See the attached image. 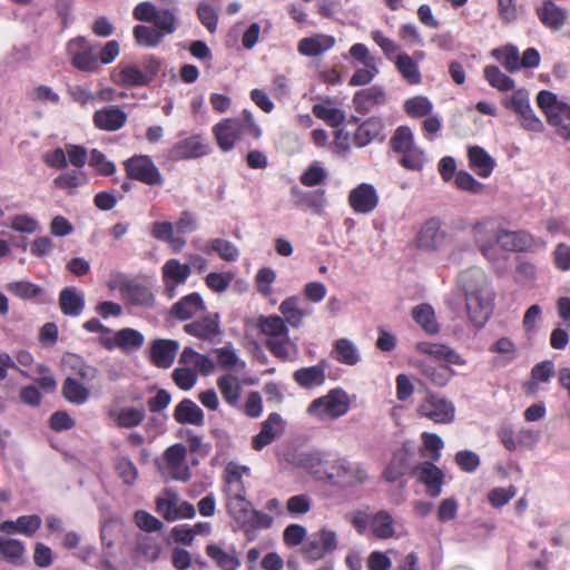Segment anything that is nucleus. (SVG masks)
Returning a JSON list of instances; mask_svg holds the SVG:
<instances>
[{
  "mask_svg": "<svg viewBox=\"0 0 570 570\" xmlns=\"http://www.w3.org/2000/svg\"><path fill=\"white\" fill-rule=\"evenodd\" d=\"M384 124L380 117H370L358 125L353 136L356 147H365L376 139L383 131Z\"/></svg>",
  "mask_w": 570,
  "mask_h": 570,
  "instance_id": "7c9ffc66",
  "label": "nucleus"
},
{
  "mask_svg": "<svg viewBox=\"0 0 570 570\" xmlns=\"http://www.w3.org/2000/svg\"><path fill=\"white\" fill-rule=\"evenodd\" d=\"M99 344L107 351L119 348L122 353L129 354L140 350L145 344V336L138 330L125 327L110 335H102L98 338Z\"/></svg>",
  "mask_w": 570,
  "mask_h": 570,
  "instance_id": "f8f14e48",
  "label": "nucleus"
},
{
  "mask_svg": "<svg viewBox=\"0 0 570 570\" xmlns=\"http://www.w3.org/2000/svg\"><path fill=\"white\" fill-rule=\"evenodd\" d=\"M417 414L436 424H449L455 419V406L452 401L440 393L428 390L425 397L417 406Z\"/></svg>",
  "mask_w": 570,
  "mask_h": 570,
  "instance_id": "1a4fd4ad",
  "label": "nucleus"
},
{
  "mask_svg": "<svg viewBox=\"0 0 570 570\" xmlns=\"http://www.w3.org/2000/svg\"><path fill=\"white\" fill-rule=\"evenodd\" d=\"M498 244L505 250L524 252L534 244L532 235L524 230H500L497 234Z\"/></svg>",
  "mask_w": 570,
  "mask_h": 570,
  "instance_id": "a878e982",
  "label": "nucleus"
},
{
  "mask_svg": "<svg viewBox=\"0 0 570 570\" xmlns=\"http://www.w3.org/2000/svg\"><path fill=\"white\" fill-rule=\"evenodd\" d=\"M472 235L476 243L484 244L490 243L492 239H497V227L495 222L492 218H483L472 225Z\"/></svg>",
  "mask_w": 570,
  "mask_h": 570,
  "instance_id": "864d4df0",
  "label": "nucleus"
},
{
  "mask_svg": "<svg viewBox=\"0 0 570 570\" xmlns=\"http://www.w3.org/2000/svg\"><path fill=\"white\" fill-rule=\"evenodd\" d=\"M335 45V38L327 35H316L299 40L297 50L306 57H316L330 50Z\"/></svg>",
  "mask_w": 570,
  "mask_h": 570,
  "instance_id": "2f4dec72",
  "label": "nucleus"
},
{
  "mask_svg": "<svg viewBox=\"0 0 570 570\" xmlns=\"http://www.w3.org/2000/svg\"><path fill=\"white\" fill-rule=\"evenodd\" d=\"M459 283L465 293L470 321L474 326L482 327L491 315L493 302L484 273L480 268L466 269L459 275Z\"/></svg>",
  "mask_w": 570,
  "mask_h": 570,
  "instance_id": "f03ea898",
  "label": "nucleus"
},
{
  "mask_svg": "<svg viewBox=\"0 0 570 570\" xmlns=\"http://www.w3.org/2000/svg\"><path fill=\"white\" fill-rule=\"evenodd\" d=\"M261 331L271 336L269 338H277L288 335V328L285 321L278 315H271L262 317L259 321Z\"/></svg>",
  "mask_w": 570,
  "mask_h": 570,
  "instance_id": "603ef678",
  "label": "nucleus"
},
{
  "mask_svg": "<svg viewBox=\"0 0 570 570\" xmlns=\"http://www.w3.org/2000/svg\"><path fill=\"white\" fill-rule=\"evenodd\" d=\"M537 105L544 112L549 125H559L560 116L570 119V106L559 101L557 95L549 90L538 94Z\"/></svg>",
  "mask_w": 570,
  "mask_h": 570,
  "instance_id": "f3484780",
  "label": "nucleus"
},
{
  "mask_svg": "<svg viewBox=\"0 0 570 570\" xmlns=\"http://www.w3.org/2000/svg\"><path fill=\"white\" fill-rule=\"evenodd\" d=\"M454 184L458 189L479 195L484 191V184L476 180L470 173L459 170L454 177Z\"/></svg>",
  "mask_w": 570,
  "mask_h": 570,
  "instance_id": "052dcab7",
  "label": "nucleus"
},
{
  "mask_svg": "<svg viewBox=\"0 0 570 570\" xmlns=\"http://www.w3.org/2000/svg\"><path fill=\"white\" fill-rule=\"evenodd\" d=\"M233 279L234 275L232 273L212 272L205 277V284L210 291L215 293H223L227 291Z\"/></svg>",
  "mask_w": 570,
  "mask_h": 570,
  "instance_id": "338daca9",
  "label": "nucleus"
},
{
  "mask_svg": "<svg viewBox=\"0 0 570 570\" xmlns=\"http://www.w3.org/2000/svg\"><path fill=\"white\" fill-rule=\"evenodd\" d=\"M179 343L169 338H157L150 345L149 358L158 368H169L176 358Z\"/></svg>",
  "mask_w": 570,
  "mask_h": 570,
  "instance_id": "a211bd4d",
  "label": "nucleus"
},
{
  "mask_svg": "<svg viewBox=\"0 0 570 570\" xmlns=\"http://www.w3.org/2000/svg\"><path fill=\"white\" fill-rule=\"evenodd\" d=\"M333 357L345 365L353 366L358 363L360 354L348 338H338L334 343Z\"/></svg>",
  "mask_w": 570,
  "mask_h": 570,
  "instance_id": "37998d69",
  "label": "nucleus"
},
{
  "mask_svg": "<svg viewBox=\"0 0 570 570\" xmlns=\"http://www.w3.org/2000/svg\"><path fill=\"white\" fill-rule=\"evenodd\" d=\"M299 298L297 296H289L285 298L279 305V312L286 322L293 326L298 327L302 324L304 316L307 312L298 307Z\"/></svg>",
  "mask_w": 570,
  "mask_h": 570,
  "instance_id": "49530a36",
  "label": "nucleus"
},
{
  "mask_svg": "<svg viewBox=\"0 0 570 570\" xmlns=\"http://www.w3.org/2000/svg\"><path fill=\"white\" fill-rule=\"evenodd\" d=\"M371 39L375 42L377 47L382 50L383 55L386 59H392V57L400 50V45L394 41L392 38L387 37L382 30L375 29L372 30Z\"/></svg>",
  "mask_w": 570,
  "mask_h": 570,
  "instance_id": "e2e57ef3",
  "label": "nucleus"
},
{
  "mask_svg": "<svg viewBox=\"0 0 570 570\" xmlns=\"http://www.w3.org/2000/svg\"><path fill=\"white\" fill-rule=\"evenodd\" d=\"M415 146L412 129L409 126H399L390 139V147L395 154L406 151Z\"/></svg>",
  "mask_w": 570,
  "mask_h": 570,
  "instance_id": "3c124183",
  "label": "nucleus"
},
{
  "mask_svg": "<svg viewBox=\"0 0 570 570\" xmlns=\"http://www.w3.org/2000/svg\"><path fill=\"white\" fill-rule=\"evenodd\" d=\"M330 104V100H327V105L316 104L313 106L312 112L317 119L323 120L330 127L338 128L346 119L345 112L340 108L331 107Z\"/></svg>",
  "mask_w": 570,
  "mask_h": 570,
  "instance_id": "58836bf2",
  "label": "nucleus"
},
{
  "mask_svg": "<svg viewBox=\"0 0 570 570\" xmlns=\"http://www.w3.org/2000/svg\"><path fill=\"white\" fill-rule=\"evenodd\" d=\"M122 166L129 179L147 186H163L165 183L163 174L148 155H134Z\"/></svg>",
  "mask_w": 570,
  "mask_h": 570,
  "instance_id": "9d476101",
  "label": "nucleus"
},
{
  "mask_svg": "<svg viewBox=\"0 0 570 570\" xmlns=\"http://www.w3.org/2000/svg\"><path fill=\"white\" fill-rule=\"evenodd\" d=\"M432 109V102L423 96L410 98L404 102V110L411 118H422L429 116Z\"/></svg>",
  "mask_w": 570,
  "mask_h": 570,
  "instance_id": "4d7b16f0",
  "label": "nucleus"
},
{
  "mask_svg": "<svg viewBox=\"0 0 570 570\" xmlns=\"http://www.w3.org/2000/svg\"><path fill=\"white\" fill-rule=\"evenodd\" d=\"M7 289L22 299H30L41 294L42 288L33 283L19 281L8 284Z\"/></svg>",
  "mask_w": 570,
  "mask_h": 570,
  "instance_id": "0e129e2a",
  "label": "nucleus"
},
{
  "mask_svg": "<svg viewBox=\"0 0 570 570\" xmlns=\"http://www.w3.org/2000/svg\"><path fill=\"white\" fill-rule=\"evenodd\" d=\"M132 16L136 20L153 26L137 24L132 29V36L138 47L156 48L167 35H171L177 29V18L169 9H158L149 1L138 3Z\"/></svg>",
  "mask_w": 570,
  "mask_h": 570,
  "instance_id": "f257e3e1",
  "label": "nucleus"
},
{
  "mask_svg": "<svg viewBox=\"0 0 570 570\" xmlns=\"http://www.w3.org/2000/svg\"><path fill=\"white\" fill-rule=\"evenodd\" d=\"M304 474L325 485L347 488L363 482L366 478L358 465H302Z\"/></svg>",
  "mask_w": 570,
  "mask_h": 570,
  "instance_id": "39448f33",
  "label": "nucleus"
},
{
  "mask_svg": "<svg viewBox=\"0 0 570 570\" xmlns=\"http://www.w3.org/2000/svg\"><path fill=\"white\" fill-rule=\"evenodd\" d=\"M174 419L180 424L202 426L205 423L203 410L190 399H183L175 407Z\"/></svg>",
  "mask_w": 570,
  "mask_h": 570,
  "instance_id": "cd10ccee",
  "label": "nucleus"
},
{
  "mask_svg": "<svg viewBox=\"0 0 570 570\" xmlns=\"http://www.w3.org/2000/svg\"><path fill=\"white\" fill-rule=\"evenodd\" d=\"M121 298L131 306L151 308L155 305V295L149 286L135 279H124L118 284Z\"/></svg>",
  "mask_w": 570,
  "mask_h": 570,
  "instance_id": "4468645a",
  "label": "nucleus"
},
{
  "mask_svg": "<svg viewBox=\"0 0 570 570\" xmlns=\"http://www.w3.org/2000/svg\"><path fill=\"white\" fill-rule=\"evenodd\" d=\"M413 474L425 484L426 492L431 497H438L441 493L444 474L438 465H416Z\"/></svg>",
  "mask_w": 570,
  "mask_h": 570,
  "instance_id": "c756f323",
  "label": "nucleus"
},
{
  "mask_svg": "<svg viewBox=\"0 0 570 570\" xmlns=\"http://www.w3.org/2000/svg\"><path fill=\"white\" fill-rule=\"evenodd\" d=\"M293 380L303 389H313L325 383V366L317 364L308 367H301L293 373Z\"/></svg>",
  "mask_w": 570,
  "mask_h": 570,
  "instance_id": "473e14b6",
  "label": "nucleus"
},
{
  "mask_svg": "<svg viewBox=\"0 0 570 570\" xmlns=\"http://www.w3.org/2000/svg\"><path fill=\"white\" fill-rule=\"evenodd\" d=\"M386 101V91L380 85L357 90L352 98L355 111L361 115L370 114L374 108L385 105Z\"/></svg>",
  "mask_w": 570,
  "mask_h": 570,
  "instance_id": "2eb2a0df",
  "label": "nucleus"
},
{
  "mask_svg": "<svg viewBox=\"0 0 570 570\" xmlns=\"http://www.w3.org/2000/svg\"><path fill=\"white\" fill-rule=\"evenodd\" d=\"M248 474L249 469L246 465H226L225 469L227 509L238 525L252 509L250 502L245 498V487L242 482V478Z\"/></svg>",
  "mask_w": 570,
  "mask_h": 570,
  "instance_id": "20e7f679",
  "label": "nucleus"
},
{
  "mask_svg": "<svg viewBox=\"0 0 570 570\" xmlns=\"http://www.w3.org/2000/svg\"><path fill=\"white\" fill-rule=\"evenodd\" d=\"M213 134L223 151H230L236 142L247 135L257 140L262 137V128L255 121L250 110L244 109L238 118H226L213 127Z\"/></svg>",
  "mask_w": 570,
  "mask_h": 570,
  "instance_id": "7ed1b4c3",
  "label": "nucleus"
},
{
  "mask_svg": "<svg viewBox=\"0 0 570 570\" xmlns=\"http://www.w3.org/2000/svg\"><path fill=\"white\" fill-rule=\"evenodd\" d=\"M206 305L199 293L194 292L183 296L171 305L169 314L178 321H187L198 313L205 312Z\"/></svg>",
  "mask_w": 570,
  "mask_h": 570,
  "instance_id": "4be33fe9",
  "label": "nucleus"
},
{
  "mask_svg": "<svg viewBox=\"0 0 570 570\" xmlns=\"http://www.w3.org/2000/svg\"><path fill=\"white\" fill-rule=\"evenodd\" d=\"M416 351L438 361H444L446 364L464 365L466 363L455 350L444 344L420 342L416 345Z\"/></svg>",
  "mask_w": 570,
  "mask_h": 570,
  "instance_id": "393cba45",
  "label": "nucleus"
},
{
  "mask_svg": "<svg viewBox=\"0 0 570 570\" xmlns=\"http://www.w3.org/2000/svg\"><path fill=\"white\" fill-rule=\"evenodd\" d=\"M109 416L115 420L118 428L132 429L139 426L144 422L146 411L142 406H126L117 411H110Z\"/></svg>",
  "mask_w": 570,
  "mask_h": 570,
  "instance_id": "72a5a7b5",
  "label": "nucleus"
},
{
  "mask_svg": "<svg viewBox=\"0 0 570 570\" xmlns=\"http://www.w3.org/2000/svg\"><path fill=\"white\" fill-rule=\"evenodd\" d=\"M41 525V518L37 514L21 515L16 521H3L0 531L7 534L20 533L26 537L33 535Z\"/></svg>",
  "mask_w": 570,
  "mask_h": 570,
  "instance_id": "c85d7f7f",
  "label": "nucleus"
},
{
  "mask_svg": "<svg viewBox=\"0 0 570 570\" xmlns=\"http://www.w3.org/2000/svg\"><path fill=\"white\" fill-rule=\"evenodd\" d=\"M469 167L481 178H488L494 170L495 160L480 146L468 148Z\"/></svg>",
  "mask_w": 570,
  "mask_h": 570,
  "instance_id": "bb28decb",
  "label": "nucleus"
},
{
  "mask_svg": "<svg viewBox=\"0 0 570 570\" xmlns=\"http://www.w3.org/2000/svg\"><path fill=\"white\" fill-rule=\"evenodd\" d=\"M97 45L91 43L86 37H75L66 43V52L71 66L82 72L99 71Z\"/></svg>",
  "mask_w": 570,
  "mask_h": 570,
  "instance_id": "6e6552de",
  "label": "nucleus"
},
{
  "mask_svg": "<svg viewBox=\"0 0 570 570\" xmlns=\"http://www.w3.org/2000/svg\"><path fill=\"white\" fill-rule=\"evenodd\" d=\"M161 66L158 57L146 56L142 59V69L137 65H126L119 69L115 82L127 88L149 86L157 78Z\"/></svg>",
  "mask_w": 570,
  "mask_h": 570,
  "instance_id": "423d86ee",
  "label": "nucleus"
},
{
  "mask_svg": "<svg viewBox=\"0 0 570 570\" xmlns=\"http://www.w3.org/2000/svg\"><path fill=\"white\" fill-rule=\"evenodd\" d=\"M59 305L65 315L78 316L85 308V301L75 287H65L59 294Z\"/></svg>",
  "mask_w": 570,
  "mask_h": 570,
  "instance_id": "f704fd0d",
  "label": "nucleus"
},
{
  "mask_svg": "<svg viewBox=\"0 0 570 570\" xmlns=\"http://www.w3.org/2000/svg\"><path fill=\"white\" fill-rule=\"evenodd\" d=\"M127 114L119 106H107L96 110L92 121L96 128L105 131H117L127 122Z\"/></svg>",
  "mask_w": 570,
  "mask_h": 570,
  "instance_id": "aec40b11",
  "label": "nucleus"
},
{
  "mask_svg": "<svg viewBox=\"0 0 570 570\" xmlns=\"http://www.w3.org/2000/svg\"><path fill=\"white\" fill-rule=\"evenodd\" d=\"M209 146L206 138L200 134L179 139L168 150V158L173 161L195 159L206 156Z\"/></svg>",
  "mask_w": 570,
  "mask_h": 570,
  "instance_id": "ddd939ff",
  "label": "nucleus"
},
{
  "mask_svg": "<svg viewBox=\"0 0 570 570\" xmlns=\"http://www.w3.org/2000/svg\"><path fill=\"white\" fill-rule=\"evenodd\" d=\"M266 347L276 358L283 362L291 361V352L292 350H295V345L289 341L288 335L277 338H268L266 341Z\"/></svg>",
  "mask_w": 570,
  "mask_h": 570,
  "instance_id": "5fc2aeb1",
  "label": "nucleus"
},
{
  "mask_svg": "<svg viewBox=\"0 0 570 570\" xmlns=\"http://www.w3.org/2000/svg\"><path fill=\"white\" fill-rule=\"evenodd\" d=\"M273 524V518L262 511L250 509L247 518L239 525L246 533L257 529H268Z\"/></svg>",
  "mask_w": 570,
  "mask_h": 570,
  "instance_id": "13d9d810",
  "label": "nucleus"
},
{
  "mask_svg": "<svg viewBox=\"0 0 570 570\" xmlns=\"http://www.w3.org/2000/svg\"><path fill=\"white\" fill-rule=\"evenodd\" d=\"M535 13L540 22L552 31L560 30L568 19L567 10L559 7L553 0H543L535 8Z\"/></svg>",
  "mask_w": 570,
  "mask_h": 570,
  "instance_id": "412c9836",
  "label": "nucleus"
},
{
  "mask_svg": "<svg viewBox=\"0 0 570 570\" xmlns=\"http://www.w3.org/2000/svg\"><path fill=\"white\" fill-rule=\"evenodd\" d=\"M423 449L422 455L428 458L432 463L439 461L441 458V450L444 445L442 439L435 433H422Z\"/></svg>",
  "mask_w": 570,
  "mask_h": 570,
  "instance_id": "6e6d98bb",
  "label": "nucleus"
},
{
  "mask_svg": "<svg viewBox=\"0 0 570 570\" xmlns=\"http://www.w3.org/2000/svg\"><path fill=\"white\" fill-rule=\"evenodd\" d=\"M484 78L490 86L499 91L507 92L514 89V80L503 73L497 66H487L484 68Z\"/></svg>",
  "mask_w": 570,
  "mask_h": 570,
  "instance_id": "09e8293b",
  "label": "nucleus"
},
{
  "mask_svg": "<svg viewBox=\"0 0 570 570\" xmlns=\"http://www.w3.org/2000/svg\"><path fill=\"white\" fill-rule=\"evenodd\" d=\"M217 386L226 403L232 406L237 405L242 393V386L236 376L232 374L219 376L217 379Z\"/></svg>",
  "mask_w": 570,
  "mask_h": 570,
  "instance_id": "79ce46f5",
  "label": "nucleus"
},
{
  "mask_svg": "<svg viewBox=\"0 0 570 570\" xmlns=\"http://www.w3.org/2000/svg\"><path fill=\"white\" fill-rule=\"evenodd\" d=\"M24 544L21 541L0 537V559L12 564H21L24 559Z\"/></svg>",
  "mask_w": 570,
  "mask_h": 570,
  "instance_id": "4c0bfd02",
  "label": "nucleus"
},
{
  "mask_svg": "<svg viewBox=\"0 0 570 570\" xmlns=\"http://www.w3.org/2000/svg\"><path fill=\"white\" fill-rule=\"evenodd\" d=\"M86 181L87 177L83 173L72 170L57 176L53 179V185L60 189H75Z\"/></svg>",
  "mask_w": 570,
  "mask_h": 570,
  "instance_id": "774afa93",
  "label": "nucleus"
},
{
  "mask_svg": "<svg viewBox=\"0 0 570 570\" xmlns=\"http://www.w3.org/2000/svg\"><path fill=\"white\" fill-rule=\"evenodd\" d=\"M204 252L207 254L210 252H216L219 257L226 262H235L239 256L238 248L232 242L223 238L212 239L209 244L204 248Z\"/></svg>",
  "mask_w": 570,
  "mask_h": 570,
  "instance_id": "8fccbe9b",
  "label": "nucleus"
},
{
  "mask_svg": "<svg viewBox=\"0 0 570 570\" xmlns=\"http://www.w3.org/2000/svg\"><path fill=\"white\" fill-rule=\"evenodd\" d=\"M206 553L222 570H237L240 566V560L235 553L227 552L215 543L206 547Z\"/></svg>",
  "mask_w": 570,
  "mask_h": 570,
  "instance_id": "a18cd8bd",
  "label": "nucleus"
},
{
  "mask_svg": "<svg viewBox=\"0 0 570 570\" xmlns=\"http://www.w3.org/2000/svg\"><path fill=\"white\" fill-rule=\"evenodd\" d=\"M370 528L379 539H390L395 534L392 515L386 511H379L370 520Z\"/></svg>",
  "mask_w": 570,
  "mask_h": 570,
  "instance_id": "a19ab883",
  "label": "nucleus"
},
{
  "mask_svg": "<svg viewBox=\"0 0 570 570\" xmlns=\"http://www.w3.org/2000/svg\"><path fill=\"white\" fill-rule=\"evenodd\" d=\"M350 410V399L345 391L341 389L331 390L326 395L313 400L307 413L316 419L328 417L336 420L345 415Z\"/></svg>",
  "mask_w": 570,
  "mask_h": 570,
  "instance_id": "0eeeda50",
  "label": "nucleus"
},
{
  "mask_svg": "<svg viewBox=\"0 0 570 570\" xmlns=\"http://www.w3.org/2000/svg\"><path fill=\"white\" fill-rule=\"evenodd\" d=\"M219 323L217 313L206 314L199 320L186 324L184 332L203 341H213L220 334Z\"/></svg>",
  "mask_w": 570,
  "mask_h": 570,
  "instance_id": "6ab92c4d",
  "label": "nucleus"
},
{
  "mask_svg": "<svg viewBox=\"0 0 570 570\" xmlns=\"http://www.w3.org/2000/svg\"><path fill=\"white\" fill-rule=\"evenodd\" d=\"M284 425L285 422L278 413H271L262 423L259 433L253 436V449L259 451L271 444L275 438L283 432Z\"/></svg>",
  "mask_w": 570,
  "mask_h": 570,
  "instance_id": "5701e85b",
  "label": "nucleus"
},
{
  "mask_svg": "<svg viewBox=\"0 0 570 570\" xmlns=\"http://www.w3.org/2000/svg\"><path fill=\"white\" fill-rule=\"evenodd\" d=\"M451 240V235L443 229L442 222L435 217L428 219L416 236L417 247L430 252L445 248Z\"/></svg>",
  "mask_w": 570,
  "mask_h": 570,
  "instance_id": "9b49d317",
  "label": "nucleus"
},
{
  "mask_svg": "<svg viewBox=\"0 0 570 570\" xmlns=\"http://www.w3.org/2000/svg\"><path fill=\"white\" fill-rule=\"evenodd\" d=\"M490 352L503 357L504 363H511L518 357L515 343L509 337H501L490 346Z\"/></svg>",
  "mask_w": 570,
  "mask_h": 570,
  "instance_id": "680f3d73",
  "label": "nucleus"
},
{
  "mask_svg": "<svg viewBox=\"0 0 570 570\" xmlns=\"http://www.w3.org/2000/svg\"><path fill=\"white\" fill-rule=\"evenodd\" d=\"M171 379L180 390L189 391L197 382V373L187 366L177 367L173 371Z\"/></svg>",
  "mask_w": 570,
  "mask_h": 570,
  "instance_id": "69168bd1",
  "label": "nucleus"
},
{
  "mask_svg": "<svg viewBox=\"0 0 570 570\" xmlns=\"http://www.w3.org/2000/svg\"><path fill=\"white\" fill-rule=\"evenodd\" d=\"M399 155V164L407 170L420 171L426 163L424 150L416 145Z\"/></svg>",
  "mask_w": 570,
  "mask_h": 570,
  "instance_id": "de8ad7c7",
  "label": "nucleus"
},
{
  "mask_svg": "<svg viewBox=\"0 0 570 570\" xmlns=\"http://www.w3.org/2000/svg\"><path fill=\"white\" fill-rule=\"evenodd\" d=\"M348 205L356 214H370L379 205V195L371 184H360L348 194Z\"/></svg>",
  "mask_w": 570,
  "mask_h": 570,
  "instance_id": "dca6fc26",
  "label": "nucleus"
},
{
  "mask_svg": "<svg viewBox=\"0 0 570 570\" xmlns=\"http://www.w3.org/2000/svg\"><path fill=\"white\" fill-rule=\"evenodd\" d=\"M452 364H435L432 361L422 360L416 363L420 373L433 385L443 387L455 375Z\"/></svg>",
  "mask_w": 570,
  "mask_h": 570,
  "instance_id": "b1692460",
  "label": "nucleus"
},
{
  "mask_svg": "<svg viewBox=\"0 0 570 570\" xmlns=\"http://www.w3.org/2000/svg\"><path fill=\"white\" fill-rule=\"evenodd\" d=\"M395 68L409 85H419L422 76L416 61L407 53H399L395 60Z\"/></svg>",
  "mask_w": 570,
  "mask_h": 570,
  "instance_id": "c9c22d12",
  "label": "nucleus"
},
{
  "mask_svg": "<svg viewBox=\"0 0 570 570\" xmlns=\"http://www.w3.org/2000/svg\"><path fill=\"white\" fill-rule=\"evenodd\" d=\"M62 396L70 403L81 405L90 396L89 390L73 377H67L61 387Z\"/></svg>",
  "mask_w": 570,
  "mask_h": 570,
  "instance_id": "ea45409f",
  "label": "nucleus"
},
{
  "mask_svg": "<svg viewBox=\"0 0 570 570\" xmlns=\"http://www.w3.org/2000/svg\"><path fill=\"white\" fill-rule=\"evenodd\" d=\"M164 283L185 284L190 276V265L176 258L168 259L161 267Z\"/></svg>",
  "mask_w": 570,
  "mask_h": 570,
  "instance_id": "e433bc0d",
  "label": "nucleus"
},
{
  "mask_svg": "<svg viewBox=\"0 0 570 570\" xmlns=\"http://www.w3.org/2000/svg\"><path fill=\"white\" fill-rule=\"evenodd\" d=\"M502 105L507 109L513 110L515 114L530 111L529 94L525 89L515 90L510 97L502 100Z\"/></svg>",
  "mask_w": 570,
  "mask_h": 570,
  "instance_id": "bf43d9fd",
  "label": "nucleus"
},
{
  "mask_svg": "<svg viewBox=\"0 0 570 570\" xmlns=\"http://www.w3.org/2000/svg\"><path fill=\"white\" fill-rule=\"evenodd\" d=\"M412 317L428 334H436L439 332V324L431 305L420 304L415 306L412 309Z\"/></svg>",
  "mask_w": 570,
  "mask_h": 570,
  "instance_id": "c03bdc74",
  "label": "nucleus"
}]
</instances>
